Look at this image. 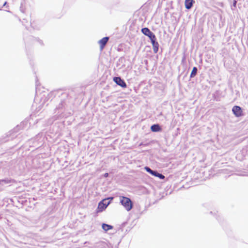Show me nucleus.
<instances>
[{"mask_svg": "<svg viewBox=\"0 0 248 248\" xmlns=\"http://www.w3.org/2000/svg\"><path fill=\"white\" fill-rule=\"evenodd\" d=\"M35 40L39 43L41 45H43V42L42 40H40L39 39L35 38Z\"/></svg>", "mask_w": 248, "mask_h": 248, "instance_id": "nucleus-17", "label": "nucleus"}, {"mask_svg": "<svg viewBox=\"0 0 248 248\" xmlns=\"http://www.w3.org/2000/svg\"><path fill=\"white\" fill-rule=\"evenodd\" d=\"M102 228L105 232H107L109 230L112 229L113 227L108 224L103 223L102 224Z\"/></svg>", "mask_w": 248, "mask_h": 248, "instance_id": "nucleus-14", "label": "nucleus"}, {"mask_svg": "<svg viewBox=\"0 0 248 248\" xmlns=\"http://www.w3.org/2000/svg\"><path fill=\"white\" fill-rule=\"evenodd\" d=\"M11 180L9 179H4L0 180V186H4L5 185H7L11 183ZM3 188L0 186V191L3 190Z\"/></svg>", "mask_w": 248, "mask_h": 248, "instance_id": "nucleus-12", "label": "nucleus"}, {"mask_svg": "<svg viewBox=\"0 0 248 248\" xmlns=\"http://www.w3.org/2000/svg\"><path fill=\"white\" fill-rule=\"evenodd\" d=\"M21 125H17L16 127L14 128V129L11 131L10 136L11 137V140L15 138H18V136L16 135V133L20 129Z\"/></svg>", "mask_w": 248, "mask_h": 248, "instance_id": "nucleus-10", "label": "nucleus"}, {"mask_svg": "<svg viewBox=\"0 0 248 248\" xmlns=\"http://www.w3.org/2000/svg\"><path fill=\"white\" fill-rule=\"evenodd\" d=\"M236 4H237V1L236 0H233V3L232 5V9H233L232 7H234V8H236Z\"/></svg>", "mask_w": 248, "mask_h": 248, "instance_id": "nucleus-16", "label": "nucleus"}, {"mask_svg": "<svg viewBox=\"0 0 248 248\" xmlns=\"http://www.w3.org/2000/svg\"><path fill=\"white\" fill-rule=\"evenodd\" d=\"M141 31L144 35L148 36L150 40L156 37L155 34L152 32L149 28L147 27L143 28Z\"/></svg>", "mask_w": 248, "mask_h": 248, "instance_id": "nucleus-5", "label": "nucleus"}, {"mask_svg": "<svg viewBox=\"0 0 248 248\" xmlns=\"http://www.w3.org/2000/svg\"><path fill=\"white\" fill-rule=\"evenodd\" d=\"M151 130L153 132H158L162 130V128L159 124H154L151 126Z\"/></svg>", "mask_w": 248, "mask_h": 248, "instance_id": "nucleus-11", "label": "nucleus"}, {"mask_svg": "<svg viewBox=\"0 0 248 248\" xmlns=\"http://www.w3.org/2000/svg\"><path fill=\"white\" fill-rule=\"evenodd\" d=\"M108 176V173H105L104 174V177H105V178H107Z\"/></svg>", "mask_w": 248, "mask_h": 248, "instance_id": "nucleus-19", "label": "nucleus"}, {"mask_svg": "<svg viewBox=\"0 0 248 248\" xmlns=\"http://www.w3.org/2000/svg\"><path fill=\"white\" fill-rule=\"evenodd\" d=\"M71 98L68 97L67 93H63L62 94L60 102L56 106L55 109V120L59 118L66 117L70 112H67L71 108L72 104Z\"/></svg>", "mask_w": 248, "mask_h": 248, "instance_id": "nucleus-1", "label": "nucleus"}, {"mask_svg": "<svg viewBox=\"0 0 248 248\" xmlns=\"http://www.w3.org/2000/svg\"><path fill=\"white\" fill-rule=\"evenodd\" d=\"M120 202L127 211L131 210L133 207V203L129 198L126 197H121Z\"/></svg>", "mask_w": 248, "mask_h": 248, "instance_id": "nucleus-3", "label": "nucleus"}, {"mask_svg": "<svg viewBox=\"0 0 248 248\" xmlns=\"http://www.w3.org/2000/svg\"><path fill=\"white\" fill-rule=\"evenodd\" d=\"M6 4H7V2H6V1H5V2L4 3V4H3V6H5Z\"/></svg>", "mask_w": 248, "mask_h": 248, "instance_id": "nucleus-20", "label": "nucleus"}, {"mask_svg": "<svg viewBox=\"0 0 248 248\" xmlns=\"http://www.w3.org/2000/svg\"><path fill=\"white\" fill-rule=\"evenodd\" d=\"M113 81L117 84L118 85L121 86L122 88H126V84L124 81V80L121 78L120 77H115L113 78Z\"/></svg>", "mask_w": 248, "mask_h": 248, "instance_id": "nucleus-7", "label": "nucleus"}, {"mask_svg": "<svg viewBox=\"0 0 248 248\" xmlns=\"http://www.w3.org/2000/svg\"><path fill=\"white\" fill-rule=\"evenodd\" d=\"M144 170L152 175L159 178L160 179H164L165 176L158 172L156 170H153L148 166L144 167Z\"/></svg>", "mask_w": 248, "mask_h": 248, "instance_id": "nucleus-4", "label": "nucleus"}, {"mask_svg": "<svg viewBox=\"0 0 248 248\" xmlns=\"http://www.w3.org/2000/svg\"><path fill=\"white\" fill-rule=\"evenodd\" d=\"M113 199V197H108L101 201L98 205L96 210L97 213H100L105 210L108 206L110 203L111 201Z\"/></svg>", "mask_w": 248, "mask_h": 248, "instance_id": "nucleus-2", "label": "nucleus"}, {"mask_svg": "<svg viewBox=\"0 0 248 248\" xmlns=\"http://www.w3.org/2000/svg\"><path fill=\"white\" fill-rule=\"evenodd\" d=\"M232 111L237 117H241L243 115L242 108L238 106H234L232 108Z\"/></svg>", "mask_w": 248, "mask_h": 248, "instance_id": "nucleus-6", "label": "nucleus"}, {"mask_svg": "<svg viewBox=\"0 0 248 248\" xmlns=\"http://www.w3.org/2000/svg\"><path fill=\"white\" fill-rule=\"evenodd\" d=\"M109 37H104L98 41L100 49L102 50L109 40Z\"/></svg>", "mask_w": 248, "mask_h": 248, "instance_id": "nucleus-8", "label": "nucleus"}, {"mask_svg": "<svg viewBox=\"0 0 248 248\" xmlns=\"http://www.w3.org/2000/svg\"><path fill=\"white\" fill-rule=\"evenodd\" d=\"M151 42L153 46L154 52L155 53H157V52L158 51L159 44H158V43L156 41V37L151 40Z\"/></svg>", "mask_w": 248, "mask_h": 248, "instance_id": "nucleus-9", "label": "nucleus"}, {"mask_svg": "<svg viewBox=\"0 0 248 248\" xmlns=\"http://www.w3.org/2000/svg\"><path fill=\"white\" fill-rule=\"evenodd\" d=\"M148 145V143H143V142H141L140 144H139V146H146Z\"/></svg>", "mask_w": 248, "mask_h": 248, "instance_id": "nucleus-18", "label": "nucleus"}, {"mask_svg": "<svg viewBox=\"0 0 248 248\" xmlns=\"http://www.w3.org/2000/svg\"><path fill=\"white\" fill-rule=\"evenodd\" d=\"M198 72V69L196 67H194L192 70V71L191 72L190 78H192L194 77L197 73Z\"/></svg>", "mask_w": 248, "mask_h": 248, "instance_id": "nucleus-15", "label": "nucleus"}, {"mask_svg": "<svg viewBox=\"0 0 248 248\" xmlns=\"http://www.w3.org/2000/svg\"><path fill=\"white\" fill-rule=\"evenodd\" d=\"M194 0H185V7L187 9H190L193 6Z\"/></svg>", "mask_w": 248, "mask_h": 248, "instance_id": "nucleus-13", "label": "nucleus"}]
</instances>
